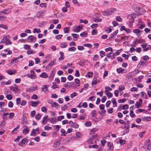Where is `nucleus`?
Instances as JSON below:
<instances>
[{
	"label": "nucleus",
	"mask_w": 151,
	"mask_h": 151,
	"mask_svg": "<svg viewBox=\"0 0 151 151\" xmlns=\"http://www.w3.org/2000/svg\"><path fill=\"white\" fill-rule=\"evenodd\" d=\"M119 90L120 91H121L125 88L124 86V85L120 86L119 88Z\"/></svg>",
	"instance_id": "8fccbe9b"
},
{
	"label": "nucleus",
	"mask_w": 151,
	"mask_h": 151,
	"mask_svg": "<svg viewBox=\"0 0 151 151\" xmlns=\"http://www.w3.org/2000/svg\"><path fill=\"white\" fill-rule=\"evenodd\" d=\"M31 105L32 106L35 107L39 103V101H36L35 102L31 101Z\"/></svg>",
	"instance_id": "f3484780"
},
{
	"label": "nucleus",
	"mask_w": 151,
	"mask_h": 151,
	"mask_svg": "<svg viewBox=\"0 0 151 151\" xmlns=\"http://www.w3.org/2000/svg\"><path fill=\"white\" fill-rule=\"evenodd\" d=\"M111 101L113 104L116 105V102L115 101V99L114 98H112L111 99Z\"/></svg>",
	"instance_id": "680f3d73"
},
{
	"label": "nucleus",
	"mask_w": 151,
	"mask_h": 151,
	"mask_svg": "<svg viewBox=\"0 0 151 151\" xmlns=\"http://www.w3.org/2000/svg\"><path fill=\"white\" fill-rule=\"evenodd\" d=\"M147 149V150L149 151H151V142L147 145H145Z\"/></svg>",
	"instance_id": "a878e982"
},
{
	"label": "nucleus",
	"mask_w": 151,
	"mask_h": 151,
	"mask_svg": "<svg viewBox=\"0 0 151 151\" xmlns=\"http://www.w3.org/2000/svg\"><path fill=\"white\" fill-rule=\"evenodd\" d=\"M69 28L68 27H66L64 29V32L65 33H67L69 32Z\"/></svg>",
	"instance_id": "09e8293b"
},
{
	"label": "nucleus",
	"mask_w": 151,
	"mask_h": 151,
	"mask_svg": "<svg viewBox=\"0 0 151 151\" xmlns=\"http://www.w3.org/2000/svg\"><path fill=\"white\" fill-rule=\"evenodd\" d=\"M60 57L59 59L60 60H62L64 59V53L63 52H60Z\"/></svg>",
	"instance_id": "dca6fc26"
},
{
	"label": "nucleus",
	"mask_w": 151,
	"mask_h": 151,
	"mask_svg": "<svg viewBox=\"0 0 151 151\" xmlns=\"http://www.w3.org/2000/svg\"><path fill=\"white\" fill-rule=\"evenodd\" d=\"M10 38V36L9 35H7L3 37V39L1 40L0 43H5L6 45H11L12 43L9 40Z\"/></svg>",
	"instance_id": "f257e3e1"
},
{
	"label": "nucleus",
	"mask_w": 151,
	"mask_h": 151,
	"mask_svg": "<svg viewBox=\"0 0 151 151\" xmlns=\"http://www.w3.org/2000/svg\"><path fill=\"white\" fill-rule=\"evenodd\" d=\"M118 32H117V31H116L115 32H114L112 34H111V35L110 37V38H111L113 37L114 36L116 35L117 33Z\"/></svg>",
	"instance_id": "4c0bfd02"
},
{
	"label": "nucleus",
	"mask_w": 151,
	"mask_h": 151,
	"mask_svg": "<svg viewBox=\"0 0 151 151\" xmlns=\"http://www.w3.org/2000/svg\"><path fill=\"white\" fill-rule=\"evenodd\" d=\"M8 105L9 107L12 108L13 106V104L12 101H10L8 103Z\"/></svg>",
	"instance_id": "5fc2aeb1"
},
{
	"label": "nucleus",
	"mask_w": 151,
	"mask_h": 151,
	"mask_svg": "<svg viewBox=\"0 0 151 151\" xmlns=\"http://www.w3.org/2000/svg\"><path fill=\"white\" fill-rule=\"evenodd\" d=\"M99 58V56L97 55H94L93 58V61H96L98 58Z\"/></svg>",
	"instance_id": "c03bdc74"
},
{
	"label": "nucleus",
	"mask_w": 151,
	"mask_h": 151,
	"mask_svg": "<svg viewBox=\"0 0 151 151\" xmlns=\"http://www.w3.org/2000/svg\"><path fill=\"white\" fill-rule=\"evenodd\" d=\"M10 89L11 91L14 92L19 91V90L18 89V87L16 86L11 87Z\"/></svg>",
	"instance_id": "39448f33"
},
{
	"label": "nucleus",
	"mask_w": 151,
	"mask_h": 151,
	"mask_svg": "<svg viewBox=\"0 0 151 151\" xmlns=\"http://www.w3.org/2000/svg\"><path fill=\"white\" fill-rule=\"evenodd\" d=\"M41 117V115L40 114H37L35 116V118L36 119L38 120H39Z\"/></svg>",
	"instance_id": "58836bf2"
},
{
	"label": "nucleus",
	"mask_w": 151,
	"mask_h": 151,
	"mask_svg": "<svg viewBox=\"0 0 151 151\" xmlns=\"http://www.w3.org/2000/svg\"><path fill=\"white\" fill-rule=\"evenodd\" d=\"M116 11V9L115 8L111 9H109L107 11H104L103 12V15L106 16V15L105 14H107L108 15L111 14L112 13H113L114 12Z\"/></svg>",
	"instance_id": "f03ea898"
},
{
	"label": "nucleus",
	"mask_w": 151,
	"mask_h": 151,
	"mask_svg": "<svg viewBox=\"0 0 151 151\" xmlns=\"http://www.w3.org/2000/svg\"><path fill=\"white\" fill-rule=\"evenodd\" d=\"M100 53V56L101 57V58H103V57L104 56H105V52H104L103 51H100L99 52Z\"/></svg>",
	"instance_id": "a19ab883"
},
{
	"label": "nucleus",
	"mask_w": 151,
	"mask_h": 151,
	"mask_svg": "<svg viewBox=\"0 0 151 151\" xmlns=\"http://www.w3.org/2000/svg\"><path fill=\"white\" fill-rule=\"evenodd\" d=\"M36 40V38L33 35L28 36L27 39V40L28 42H35Z\"/></svg>",
	"instance_id": "7ed1b4c3"
},
{
	"label": "nucleus",
	"mask_w": 151,
	"mask_h": 151,
	"mask_svg": "<svg viewBox=\"0 0 151 151\" xmlns=\"http://www.w3.org/2000/svg\"><path fill=\"white\" fill-rule=\"evenodd\" d=\"M96 111L95 110H93L91 112V115L92 117H94L96 114Z\"/></svg>",
	"instance_id": "6e6d98bb"
},
{
	"label": "nucleus",
	"mask_w": 151,
	"mask_h": 151,
	"mask_svg": "<svg viewBox=\"0 0 151 151\" xmlns=\"http://www.w3.org/2000/svg\"><path fill=\"white\" fill-rule=\"evenodd\" d=\"M52 84L53 88V89L58 88L59 87L58 86L56 85V83L55 82H53Z\"/></svg>",
	"instance_id": "79ce46f5"
},
{
	"label": "nucleus",
	"mask_w": 151,
	"mask_h": 151,
	"mask_svg": "<svg viewBox=\"0 0 151 151\" xmlns=\"http://www.w3.org/2000/svg\"><path fill=\"white\" fill-rule=\"evenodd\" d=\"M55 75V72L53 71H52L51 73L50 76V78H53Z\"/></svg>",
	"instance_id": "de8ad7c7"
},
{
	"label": "nucleus",
	"mask_w": 151,
	"mask_h": 151,
	"mask_svg": "<svg viewBox=\"0 0 151 151\" xmlns=\"http://www.w3.org/2000/svg\"><path fill=\"white\" fill-rule=\"evenodd\" d=\"M54 127L55 129H57L56 131H58L59 130L60 127L58 125H56L54 126Z\"/></svg>",
	"instance_id": "052dcab7"
},
{
	"label": "nucleus",
	"mask_w": 151,
	"mask_h": 151,
	"mask_svg": "<svg viewBox=\"0 0 151 151\" xmlns=\"http://www.w3.org/2000/svg\"><path fill=\"white\" fill-rule=\"evenodd\" d=\"M27 139L26 138L23 139L21 142L19 143V144L21 146H22V145L24 144L27 141Z\"/></svg>",
	"instance_id": "4be33fe9"
},
{
	"label": "nucleus",
	"mask_w": 151,
	"mask_h": 151,
	"mask_svg": "<svg viewBox=\"0 0 151 151\" xmlns=\"http://www.w3.org/2000/svg\"><path fill=\"white\" fill-rule=\"evenodd\" d=\"M98 129L96 128H94L91 130V131L90 134L91 135H93L97 131Z\"/></svg>",
	"instance_id": "412c9836"
},
{
	"label": "nucleus",
	"mask_w": 151,
	"mask_h": 151,
	"mask_svg": "<svg viewBox=\"0 0 151 151\" xmlns=\"http://www.w3.org/2000/svg\"><path fill=\"white\" fill-rule=\"evenodd\" d=\"M126 101V99L125 98H123L122 99H120L118 100V102L119 103H124L125 101Z\"/></svg>",
	"instance_id": "ea45409f"
},
{
	"label": "nucleus",
	"mask_w": 151,
	"mask_h": 151,
	"mask_svg": "<svg viewBox=\"0 0 151 151\" xmlns=\"http://www.w3.org/2000/svg\"><path fill=\"white\" fill-rule=\"evenodd\" d=\"M60 144V142L59 141H56L54 142L53 147L54 148H56L59 146Z\"/></svg>",
	"instance_id": "b1692460"
},
{
	"label": "nucleus",
	"mask_w": 151,
	"mask_h": 151,
	"mask_svg": "<svg viewBox=\"0 0 151 151\" xmlns=\"http://www.w3.org/2000/svg\"><path fill=\"white\" fill-rule=\"evenodd\" d=\"M107 145L109 147L107 149V151H111L113 149V144L110 142H108Z\"/></svg>",
	"instance_id": "20e7f679"
},
{
	"label": "nucleus",
	"mask_w": 151,
	"mask_h": 151,
	"mask_svg": "<svg viewBox=\"0 0 151 151\" xmlns=\"http://www.w3.org/2000/svg\"><path fill=\"white\" fill-rule=\"evenodd\" d=\"M27 77L32 79H35L36 78V76L35 74H32L31 75L28 74L27 75Z\"/></svg>",
	"instance_id": "ddd939ff"
},
{
	"label": "nucleus",
	"mask_w": 151,
	"mask_h": 151,
	"mask_svg": "<svg viewBox=\"0 0 151 151\" xmlns=\"http://www.w3.org/2000/svg\"><path fill=\"white\" fill-rule=\"evenodd\" d=\"M83 46L84 47H88L90 48H91L92 47V45L88 43L85 44L83 45Z\"/></svg>",
	"instance_id": "a18cd8bd"
},
{
	"label": "nucleus",
	"mask_w": 151,
	"mask_h": 151,
	"mask_svg": "<svg viewBox=\"0 0 151 151\" xmlns=\"http://www.w3.org/2000/svg\"><path fill=\"white\" fill-rule=\"evenodd\" d=\"M0 27L2 28L6 29H8V27L7 26L3 24H0Z\"/></svg>",
	"instance_id": "473e14b6"
},
{
	"label": "nucleus",
	"mask_w": 151,
	"mask_h": 151,
	"mask_svg": "<svg viewBox=\"0 0 151 151\" xmlns=\"http://www.w3.org/2000/svg\"><path fill=\"white\" fill-rule=\"evenodd\" d=\"M122 107V109L123 110L127 109L129 108V106L127 104H125L123 105V106H120V108Z\"/></svg>",
	"instance_id": "bb28decb"
},
{
	"label": "nucleus",
	"mask_w": 151,
	"mask_h": 151,
	"mask_svg": "<svg viewBox=\"0 0 151 151\" xmlns=\"http://www.w3.org/2000/svg\"><path fill=\"white\" fill-rule=\"evenodd\" d=\"M87 35L88 34L87 32H85L81 33L80 35L82 37H86L87 36Z\"/></svg>",
	"instance_id": "7c9ffc66"
},
{
	"label": "nucleus",
	"mask_w": 151,
	"mask_h": 151,
	"mask_svg": "<svg viewBox=\"0 0 151 151\" xmlns=\"http://www.w3.org/2000/svg\"><path fill=\"white\" fill-rule=\"evenodd\" d=\"M35 132H37L36 133H39V129L38 128L36 129H33L32 130V133L31 134V135L33 136L35 135Z\"/></svg>",
	"instance_id": "6e6552de"
},
{
	"label": "nucleus",
	"mask_w": 151,
	"mask_h": 151,
	"mask_svg": "<svg viewBox=\"0 0 151 151\" xmlns=\"http://www.w3.org/2000/svg\"><path fill=\"white\" fill-rule=\"evenodd\" d=\"M48 120V116L47 115L45 116L43 118V120L42 122V124L43 125L46 124L47 123V121Z\"/></svg>",
	"instance_id": "423d86ee"
},
{
	"label": "nucleus",
	"mask_w": 151,
	"mask_h": 151,
	"mask_svg": "<svg viewBox=\"0 0 151 151\" xmlns=\"http://www.w3.org/2000/svg\"><path fill=\"white\" fill-rule=\"evenodd\" d=\"M49 86L48 85H44L41 88L42 91L44 92H46L48 90Z\"/></svg>",
	"instance_id": "0eeeda50"
},
{
	"label": "nucleus",
	"mask_w": 151,
	"mask_h": 151,
	"mask_svg": "<svg viewBox=\"0 0 151 151\" xmlns=\"http://www.w3.org/2000/svg\"><path fill=\"white\" fill-rule=\"evenodd\" d=\"M50 122L52 124H54L57 122L56 117H52L50 119Z\"/></svg>",
	"instance_id": "2eb2a0df"
},
{
	"label": "nucleus",
	"mask_w": 151,
	"mask_h": 151,
	"mask_svg": "<svg viewBox=\"0 0 151 151\" xmlns=\"http://www.w3.org/2000/svg\"><path fill=\"white\" fill-rule=\"evenodd\" d=\"M67 45L65 42L62 43L61 44L60 47L61 48H65L67 47Z\"/></svg>",
	"instance_id": "c85d7f7f"
},
{
	"label": "nucleus",
	"mask_w": 151,
	"mask_h": 151,
	"mask_svg": "<svg viewBox=\"0 0 151 151\" xmlns=\"http://www.w3.org/2000/svg\"><path fill=\"white\" fill-rule=\"evenodd\" d=\"M30 47V46L27 45H24V48L26 50H28Z\"/></svg>",
	"instance_id": "69168bd1"
},
{
	"label": "nucleus",
	"mask_w": 151,
	"mask_h": 151,
	"mask_svg": "<svg viewBox=\"0 0 151 151\" xmlns=\"http://www.w3.org/2000/svg\"><path fill=\"white\" fill-rule=\"evenodd\" d=\"M44 129L45 130H48L52 129V127H50L48 126L47 125H46L44 127Z\"/></svg>",
	"instance_id": "603ef678"
},
{
	"label": "nucleus",
	"mask_w": 151,
	"mask_h": 151,
	"mask_svg": "<svg viewBox=\"0 0 151 151\" xmlns=\"http://www.w3.org/2000/svg\"><path fill=\"white\" fill-rule=\"evenodd\" d=\"M40 32V29H37V28H35L34 29L33 32L34 33H35L36 32H37V33H39Z\"/></svg>",
	"instance_id": "13d9d810"
},
{
	"label": "nucleus",
	"mask_w": 151,
	"mask_h": 151,
	"mask_svg": "<svg viewBox=\"0 0 151 151\" xmlns=\"http://www.w3.org/2000/svg\"><path fill=\"white\" fill-rule=\"evenodd\" d=\"M133 32L134 33L136 34L137 35L139 34L141 32V30L138 29H135L133 30Z\"/></svg>",
	"instance_id": "6ab92c4d"
},
{
	"label": "nucleus",
	"mask_w": 151,
	"mask_h": 151,
	"mask_svg": "<svg viewBox=\"0 0 151 151\" xmlns=\"http://www.w3.org/2000/svg\"><path fill=\"white\" fill-rule=\"evenodd\" d=\"M44 13L43 12H39L37 13V17H39L43 16Z\"/></svg>",
	"instance_id": "a211bd4d"
},
{
	"label": "nucleus",
	"mask_w": 151,
	"mask_h": 151,
	"mask_svg": "<svg viewBox=\"0 0 151 151\" xmlns=\"http://www.w3.org/2000/svg\"><path fill=\"white\" fill-rule=\"evenodd\" d=\"M6 98L9 100H11L12 99V96L11 94H9L6 95Z\"/></svg>",
	"instance_id": "37998d69"
},
{
	"label": "nucleus",
	"mask_w": 151,
	"mask_h": 151,
	"mask_svg": "<svg viewBox=\"0 0 151 151\" xmlns=\"http://www.w3.org/2000/svg\"><path fill=\"white\" fill-rule=\"evenodd\" d=\"M87 74L89 78H90L93 76V73L92 72H89Z\"/></svg>",
	"instance_id": "774afa93"
},
{
	"label": "nucleus",
	"mask_w": 151,
	"mask_h": 151,
	"mask_svg": "<svg viewBox=\"0 0 151 151\" xmlns=\"http://www.w3.org/2000/svg\"><path fill=\"white\" fill-rule=\"evenodd\" d=\"M76 48L74 47H70L68 49V51H74L76 50Z\"/></svg>",
	"instance_id": "72a5a7b5"
},
{
	"label": "nucleus",
	"mask_w": 151,
	"mask_h": 151,
	"mask_svg": "<svg viewBox=\"0 0 151 151\" xmlns=\"http://www.w3.org/2000/svg\"><path fill=\"white\" fill-rule=\"evenodd\" d=\"M138 89L137 88L135 87H133L130 89V91L131 92L134 91H137Z\"/></svg>",
	"instance_id": "0e129e2a"
},
{
	"label": "nucleus",
	"mask_w": 151,
	"mask_h": 151,
	"mask_svg": "<svg viewBox=\"0 0 151 151\" xmlns=\"http://www.w3.org/2000/svg\"><path fill=\"white\" fill-rule=\"evenodd\" d=\"M6 72L9 75H12L14 74L15 73V71H14V72H13L12 70H7Z\"/></svg>",
	"instance_id": "2f4dec72"
},
{
	"label": "nucleus",
	"mask_w": 151,
	"mask_h": 151,
	"mask_svg": "<svg viewBox=\"0 0 151 151\" xmlns=\"http://www.w3.org/2000/svg\"><path fill=\"white\" fill-rule=\"evenodd\" d=\"M40 77L47 78L48 77V76L46 73L43 72L40 75Z\"/></svg>",
	"instance_id": "4468645a"
},
{
	"label": "nucleus",
	"mask_w": 151,
	"mask_h": 151,
	"mask_svg": "<svg viewBox=\"0 0 151 151\" xmlns=\"http://www.w3.org/2000/svg\"><path fill=\"white\" fill-rule=\"evenodd\" d=\"M37 89V87L36 86H35L34 87H32L29 89H28L27 90V91L29 92H31L34 91H35Z\"/></svg>",
	"instance_id": "1a4fd4ad"
},
{
	"label": "nucleus",
	"mask_w": 151,
	"mask_h": 151,
	"mask_svg": "<svg viewBox=\"0 0 151 151\" xmlns=\"http://www.w3.org/2000/svg\"><path fill=\"white\" fill-rule=\"evenodd\" d=\"M23 58V56L22 55H21L17 57V58H13V59H12V61H13V62H14L16 63H17V61H16L20 58Z\"/></svg>",
	"instance_id": "9b49d317"
},
{
	"label": "nucleus",
	"mask_w": 151,
	"mask_h": 151,
	"mask_svg": "<svg viewBox=\"0 0 151 151\" xmlns=\"http://www.w3.org/2000/svg\"><path fill=\"white\" fill-rule=\"evenodd\" d=\"M88 147L89 148H96L98 147V146L97 145H89L88 146Z\"/></svg>",
	"instance_id": "f704fd0d"
},
{
	"label": "nucleus",
	"mask_w": 151,
	"mask_h": 151,
	"mask_svg": "<svg viewBox=\"0 0 151 151\" xmlns=\"http://www.w3.org/2000/svg\"><path fill=\"white\" fill-rule=\"evenodd\" d=\"M141 104H140V103L139 102L137 101L136 102V103L135 104V106L137 108H139L141 105Z\"/></svg>",
	"instance_id": "c756f323"
},
{
	"label": "nucleus",
	"mask_w": 151,
	"mask_h": 151,
	"mask_svg": "<svg viewBox=\"0 0 151 151\" xmlns=\"http://www.w3.org/2000/svg\"><path fill=\"white\" fill-rule=\"evenodd\" d=\"M85 125L86 127H89L91 126V123L90 122H87L85 123Z\"/></svg>",
	"instance_id": "e2e57ef3"
},
{
	"label": "nucleus",
	"mask_w": 151,
	"mask_h": 151,
	"mask_svg": "<svg viewBox=\"0 0 151 151\" xmlns=\"http://www.w3.org/2000/svg\"><path fill=\"white\" fill-rule=\"evenodd\" d=\"M82 27L79 26H77L73 29V31L76 32H78L82 29Z\"/></svg>",
	"instance_id": "9d476101"
},
{
	"label": "nucleus",
	"mask_w": 151,
	"mask_h": 151,
	"mask_svg": "<svg viewBox=\"0 0 151 151\" xmlns=\"http://www.w3.org/2000/svg\"><path fill=\"white\" fill-rule=\"evenodd\" d=\"M106 99V97L105 96H104L101 99V102L102 103H104Z\"/></svg>",
	"instance_id": "338daca9"
},
{
	"label": "nucleus",
	"mask_w": 151,
	"mask_h": 151,
	"mask_svg": "<svg viewBox=\"0 0 151 151\" xmlns=\"http://www.w3.org/2000/svg\"><path fill=\"white\" fill-rule=\"evenodd\" d=\"M105 94H106V93L108 92V91H111L112 90V89L111 88H110L109 87V86H106L105 87Z\"/></svg>",
	"instance_id": "393cba45"
},
{
	"label": "nucleus",
	"mask_w": 151,
	"mask_h": 151,
	"mask_svg": "<svg viewBox=\"0 0 151 151\" xmlns=\"http://www.w3.org/2000/svg\"><path fill=\"white\" fill-rule=\"evenodd\" d=\"M128 17L129 19V22L130 23H132L134 22V18L133 16L129 15Z\"/></svg>",
	"instance_id": "f8f14e48"
},
{
	"label": "nucleus",
	"mask_w": 151,
	"mask_h": 151,
	"mask_svg": "<svg viewBox=\"0 0 151 151\" xmlns=\"http://www.w3.org/2000/svg\"><path fill=\"white\" fill-rule=\"evenodd\" d=\"M64 118L63 116H59L58 118V121H60L62 119H64Z\"/></svg>",
	"instance_id": "bf43d9fd"
},
{
	"label": "nucleus",
	"mask_w": 151,
	"mask_h": 151,
	"mask_svg": "<svg viewBox=\"0 0 151 151\" xmlns=\"http://www.w3.org/2000/svg\"><path fill=\"white\" fill-rule=\"evenodd\" d=\"M109 98H111L112 96V93L110 92H107L106 94Z\"/></svg>",
	"instance_id": "3c124183"
},
{
	"label": "nucleus",
	"mask_w": 151,
	"mask_h": 151,
	"mask_svg": "<svg viewBox=\"0 0 151 151\" xmlns=\"http://www.w3.org/2000/svg\"><path fill=\"white\" fill-rule=\"evenodd\" d=\"M130 115L131 117H135V114L134 113L132 110H131L130 112Z\"/></svg>",
	"instance_id": "e433bc0d"
},
{
	"label": "nucleus",
	"mask_w": 151,
	"mask_h": 151,
	"mask_svg": "<svg viewBox=\"0 0 151 151\" xmlns=\"http://www.w3.org/2000/svg\"><path fill=\"white\" fill-rule=\"evenodd\" d=\"M27 53L28 55H30V54H33L34 53V52L31 50H29L27 52Z\"/></svg>",
	"instance_id": "4d7b16f0"
},
{
	"label": "nucleus",
	"mask_w": 151,
	"mask_h": 151,
	"mask_svg": "<svg viewBox=\"0 0 151 151\" xmlns=\"http://www.w3.org/2000/svg\"><path fill=\"white\" fill-rule=\"evenodd\" d=\"M29 130L28 129H23L22 133L24 134H28L29 133Z\"/></svg>",
	"instance_id": "cd10ccee"
},
{
	"label": "nucleus",
	"mask_w": 151,
	"mask_h": 151,
	"mask_svg": "<svg viewBox=\"0 0 151 151\" xmlns=\"http://www.w3.org/2000/svg\"><path fill=\"white\" fill-rule=\"evenodd\" d=\"M116 71L118 73H123V72L125 71V70L124 69H122L121 68H120L117 69Z\"/></svg>",
	"instance_id": "5701e85b"
},
{
	"label": "nucleus",
	"mask_w": 151,
	"mask_h": 151,
	"mask_svg": "<svg viewBox=\"0 0 151 151\" xmlns=\"http://www.w3.org/2000/svg\"><path fill=\"white\" fill-rule=\"evenodd\" d=\"M98 81L96 80V79L95 78V76L93 79L91 84L92 85H96L98 83Z\"/></svg>",
	"instance_id": "aec40b11"
},
{
	"label": "nucleus",
	"mask_w": 151,
	"mask_h": 151,
	"mask_svg": "<svg viewBox=\"0 0 151 151\" xmlns=\"http://www.w3.org/2000/svg\"><path fill=\"white\" fill-rule=\"evenodd\" d=\"M19 127L20 126L19 125L17 126V127H16L12 132V133L13 134H14L15 133H17V132H15V130H16L17 129H19Z\"/></svg>",
	"instance_id": "864d4df0"
},
{
	"label": "nucleus",
	"mask_w": 151,
	"mask_h": 151,
	"mask_svg": "<svg viewBox=\"0 0 151 151\" xmlns=\"http://www.w3.org/2000/svg\"><path fill=\"white\" fill-rule=\"evenodd\" d=\"M41 111L45 112L46 113L47 112V109L45 107H42L41 108Z\"/></svg>",
	"instance_id": "49530a36"
},
{
	"label": "nucleus",
	"mask_w": 151,
	"mask_h": 151,
	"mask_svg": "<svg viewBox=\"0 0 151 151\" xmlns=\"http://www.w3.org/2000/svg\"><path fill=\"white\" fill-rule=\"evenodd\" d=\"M78 95V94L76 92H74L71 94L70 97L71 98H73L74 97Z\"/></svg>",
	"instance_id": "c9c22d12"
}]
</instances>
